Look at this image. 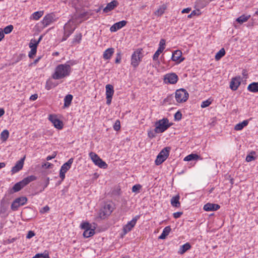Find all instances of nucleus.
Returning a JSON list of instances; mask_svg holds the SVG:
<instances>
[{
	"mask_svg": "<svg viewBox=\"0 0 258 258\" xmlns=\"http://www.w3.org/2000/svg\"><path fill=\"white\" fill-rule=\"evenodd\" d=\"M13 29V25H10L9 26H7V27H6L4 28V30H3V31L4 33H5V34H7L10 33L12 31Z\"/></svg>",
	"mask_w": 258,
	"mask_h": 258,
	"instance_id": "obj_45",
	"label": "nucleus"
},
{
	"mask_svg": "<svg viewBox=\"0 0 258 258\" xmlns=\"http://www.w3.org/2000/svg\"><path fill=\"white\" fill-rule=\"evenodd\" d=\"M196 11H193L189 15L187 16L188 18H191L193 16H195L196 15Z\"/></svg>",
	"mask_w": 258,
	"mask_h": 258,
	"instance_id": "obj_64",
	"label": "nucleus"
},
{
	"mask_svg": "<svg viewBox=\"0 0 258 258\" xmlns=\"http://www.w3.org/2000/svg\"><path fill=\"white\" fill-rule=\"evenodd\" d=\"M49 183V178L48 177H47L46 178L45 183V184L44 185V187L43 188V190L48 186Z\"/></svg>",
	"mask_w": 258,
	"mask_h": 258,
	"instance_id": "obj_61",
	"label": "nucleus"
},
{
	"mask_svg": "<svg viewBox=\"0 0 258 258\" xmlns=\"http://www.w3.org/2000/svg\"><path fill=\"white\" fill-rule=\"evenodd\" d=\"M248 123V121L247 120H244L242 122L238 123L236 124L234 126V130L236 131H240L242 128L246 126Z\"/></svg>",
	"mask_w": 258,
	"mask_h": 258,
	"instance_id": "obj_26",
	"label": "nucleus"
},
{
	"mask_svg": "<svg viewBox=\"0 0 258 258\" xmlns=\"http://www.w3.org/2000/svg\"><path fill=\"white\" fill-rule=\"evenodd\" d=\"M43 15V11L35 12L32 14L30 18L35 20H38Z\"/></svg>",
	"mask_w": 258,
	"mask_h": 258,
	"instance_id": "obj_29",
	"label": "nucleus"
},
{
	"mask_svg": "<svg viewBox=\"0 0 258 258\" xmlns=\"http://www.w3.org/2000/svg\"><path fill=\"white\" fill-rule=\"evenodd\" d=\"M52 166V164L49 162H46V163H44L43 165H42V167H43L46 169L50 168Z\"/></svg>",
	"mask_w": 258,
	"mask_h": 258,
	"instance_id": "obj_55",
	"label": "nucleus"
},
{
	"mask_svg": "<svg viewBox=\"0 0 258 258\" xmlns=\"http://www.w3.org/2000/svg\"><path fill=\"white\" fill-rule=\"evenodd\" d=\"M175 97L178 103L185 102L188 98V93L184 89L177 90L175 92Z\"/></svg>",
	"mask_w": 258,
	"mask_h": 258,
	"instance_id": "obj_7",
	"label": "nucleus"
},
{
	"mask_svg": "<svg viewBox=\"0 0 258 258\" xmlns=\"http://www.w3.org/2000/svg\"><path fill=\"white\" fill-rule=\"evenodd\" d=\"M201 158L200 156L196 154H190L184 158V161H189L192 160H197L201 159Z\"/></svg>",
	"mask_w": 258,
	"mask_h": 258,
	"instance_id": "obj_24",
	"label": "nucleus"
},
{
	"mask_svg": "<svg viewBox=\"0 0 258 258\" xmlns=\"http://www.w3.org/2000/svg\"><path fill=\"white\" fill-rule=\"evenodd\" d=\"M179 196L177 195L172 198L171 199V204L174 207H179L180 206V203L179 201Z\"/></svg>",
	"mask_w": 258,
	"mask_h": 258,
	"instance_id": "obj_23",
	"label": "nucleus"
},
{
	"mask_svg": "<svg viewBox=\"0 0 258 258\" xmlns=\"http://www.w3.org/2000/svg\"><path fill=\"white\" fill-rule=\"evenodd\" d=\"M37 177L34 175H30L24 178L21 181L16 183L11 189V193L16 192L20 191L24 186L28 184L30 182L35 180Z\"/></svg>",
	"mask_w": 258,
	"mask_h": 258,
	"instance_id": "obj_3",
	"label": "nucleus"
},
{
	"mask_svg": "<svg viewBox=\"0 0 258 258\" xmlns=\"http://www.w3.org/2000/svg\"><path fill=\"white\" fill-rule=\"evenodd\" d=\"M142 49H137L134 52L131 57V64L136 68L141 61L143 56L142 54Z\"/></svg>",
	"mask_w": 258,
	"mask_h": 258,
	"instance_id": "obj_6",
	"label": "nucleus"
},
{
	"mask_svg": "<svg viewBox=\"0 0 258 258\" xmlns=\"http://www.w3.org/2000/svg\"><path fill=\"white\" fill-rule=\"evenodd\" d=\"M120 128V122L119 120H116L113 125V129L116 131H118Z\"/></svg>",
	"mask_w": 258,
	"mask_h": 258,
	"instance_id": "obj_48",
	"label": "nucleus"
},
{
	"mask_svg": "<svg viewBox=\"0 0 258 258\" xmlns=\"http://www.w3.org/2000/svg\"><path fill=\"white\" fill-rule=\"evenodd\" d=\"M40 257L43 258H50L48 252L46 250L43 253H37L33 257V258H38Z\"/></svg>",
	"mask_w": 258,
	"mask_h": 258,
	"instance_id": "obj_38",
	"label": "nucleus"
},
{
	"mask_svg": "<svg viewBox=\"0 0 258 258\" xmlns=\"http://www.w3.org/2000/svg\"><path fill=\"white\" fill-rule=\"evenodd\" d=\"M165 10V8L164 7H161L155 12V14L158 16H161L164 13Z\"/></svg>",
	"mask_w": 258,
	"mask_h": 258,
	"instance_id": "obj_47",
	"label": "nucleus"
},
{
	"mask_svg": "<svg viewBox=\"0 0 258 258\" xmlns=\"http://www.w3.org/2000/svg\"><path fill=\"white\" fill-rule=\"evenodd\" d=\"M255 153L254 152H251L249 154L247 155L246 157V161L248 162H251L253 160H254L255 157H254L253 155H254Z\"/></svg>",
	"mask_w": 258,
	"mask_h": 258,
	"instance_id": "obj_40",
	"label": "nucleus"
},
{
	"mask_svg": "<svg viewBox=\"0 0 258 258\" xmlns=\"http://www.w3.org/2000/svg\"><path fill=\"white\" fill-rule=\"evenodd\" d=\"M139 218V216H136L135 218H134L132 219V220L128 222L126 225H125L123 226V231L124 235L126 234L127 233L129 232L135 226Z\"/></svg>",
	"mask_w": 258,
	"mask_h": 258,
	"instance_id": "obj_11",
	"label": "nucleus"
},
{
	"mask_svg": "<svg viewBox=\"0 0 258 258\" xmlns=\"http://www.w3.org/2000/svg\"><path fill=\"white\" fill-rule=\"evenodd\" d=\"M112 210L113 208L112 206L108 204L104 206L103 212L104 213V215H109L112 212Z\"/></svg>",
	"mask_w": 258,
	"mask_h": 258,
	"instance_id": "obj_33",
	"label": "nucleus"
},
{
	"mask_svg": "<svg viewBox=\"0 0 258 258\" xmlns=\"http://www.w3.org/2000/svg\"><path fill=\"white\" fill-rule=\"evenodd\" d=\"M89 156L94 163H95V160H98L100 158L98 155L92 152L89 153Z\"/></svg>",
	"mask_w": 258,
	"mask_h": 258,
	"instance_id": "obj_43",
	"label": "nucleus"
},
{
	"mask_svg": "<svg viewBox=\"0 0 258 258\" xmlns=\"http://www.w3.org/2000/svg\"><path fill=\"white\" fill-rule=\"evenodd\" d=\"M225 54V50L224 48H221L216 54L215 59L218 60L220 59Z\"/></svg>",
	"mask_w": 258,
	"mask_h": 258,
	"instance_id": "obj_35",
	"label": "nucleus"
},
{
	"mask_svg": "<svg viewBox=\"0 0 258 258\" xmlns=\"http://www.w3.org/2000/svg\"><path fill=\"white\" fill-rule=\"evenodd\" d=\"M35 235V233L32 231H29L26 236V238L30 239Z\"/></svg>",
	"mask_w": 258,
	"mask_h": 258,
	"instance_id": "obj_53",
	"label": "nucleus"
},
{
	"mask_svg": "<svg viewBox=\"0 0 258 258\" xmlns=\"http://www.w3.org/2000/svg\"><path fill=\"white\" fill-rule=\"evenodd\" d=\"M220 206L218 204L208 203L204 206V210L206 211H215L220 209Z\"/></svg>",
	"mask_w": 258,
	"mask_h": 258,
	"instance_id": "obj_15",
	"label": "nucleus"
},
{
	"mask_svg": "<svg viewBox=\"0 0 258 258\" xmlns=\"http://www.w3.org/2000/svg\"><path fill=\"white\" fill-rule=\"evenodd\" d=\"M70 35L66 34L63 32V36L62 37L61 41H66L70 37Z\"/></svg>",
	"mask_w": 258,
	"mask_h": 258,
	"instance_id": "obj_57",
	"label": "nucleus"
},
{
	"mask_svg": "<svg viewBox=\"0 0 258 258\" xmlns=\"http://www.w3.org/2000/svg\"><path fill=\"white\" fill-rule=\"evenodd\" d=\"M247 90L251 92L256 93L258 92V82H253L250 84L247 87Z\"/></svg>",
	"mask_w": 258,
	"mask_h": 258,
	"instance_id": "obj_21",
	"label": "nucleus"
},
{
	"mask_svg": "<svg viewBox=\"0 0 258 258\" xmlns=\"http://www.w3.org/2000/svg\"><path fill=\"white\" fill-rule=\"evenodd\" d=\"M114 49L112 47L107 49L103 53V58L105 59H110L114 52Z\"/></svg>",
	"mask_w": 258,
	"mask_h": 258,
	"instance_id": "obj_20",
	"label": "nucleus"
},
{
	"mask_svg": "<svg viewBox=\"0 0 258 258\" xmlns=\"http://www.w3.org/2000/svg\"><path fill=\"white\" fill-rule=\"evenodd\" d=\"M120 60H121V57H120V53H117V56L115 59V62L116 63H119L120 62Z\"/></svg>",
	"mask_w": 258,
	"mask_h": 258,
	"instance_id": "obj_58",
	"label": "nucleus"
},
{
	"mask_svg": "<svg viewBox=\"0 0 258 258\" xmlns=\"http://www.w3.org/2000/svg\"><path fill=\"white\" fill-rule=\"evenodd\" d=\"M37 97H38L37 94H35L32 95L30 96V99L31 100H35L37 99Z\"/></svg>",
	"mask_w": 258,
	"mask_h": 258,
	"instance_id": "obj_62",
	"label": "nucleus"
},
{
	"mask_svg": "<svg viewBox=\"0 0 258 258\" xmlns=\"http://www.w3.org/2000/svg\"><path fill=\"white\" fill-rule=\"evenodd\" d=\"M65 172L60 171L59 172V177L61 179V180H63L65 178Z\"/></svg>",
	"mask_w": 258,
	"mask_h": 258,
	"instance_id": "obj_59",
	"label": "nucleus"
},
{
	"mask_svg": "<svg viewBox=\"0 0 258 258\" xmlns=\"http://www.w3.org/2000/svg\"><path fill=\"white\" fill-rule=\"evenodd\" d=\"M106 104L109 105L111 103L112 96L114 94L113 86L110 84H107L105 86Z\"/></svg>",
	"mask_w": 258,
	"mask_h": 258,
	"instance_id": "obj_10",
	"label": "nucleus"
},
{
	"mask_svg": "<svg viewBox=\"0 0 258 258\" xmlns=\"http://www.w3.org/2000/svg\"><path fill=\"white\" fill-rule=\"evenodd\" d=\"M250 17V15L245 16L243 15L238 17L236 19V21L240 24H242L243 23L246 22Z\"/></svg>",
	"mask_w": 258,
	"mask_h": 258,
	"instance_id": "obj_32",
	"label": "nucleus"
},
{
	"mask_svg": "<svg viewBox=\"0 0 258 258\" xmlns=\"http://www.w3.org/2000/svg\"><path fill=\"white\" fill-rule=\"evenodd\" d=\"M9 137V132L7 130H4L1 134V139L3 142L6 141Z\"/></svg>",
	"mask_w": 258,
	"mask_h": 258,
	"instance_id": "obj_31",
	"label": "nucleus"
},
{
	"mask_svg": "<svg viewBox=\"0 0 258 258\" xmlns=\"http://www.w3.org/2000/svg\"><path fill=\"white\" fill-rule=\"evenodd\" d=\"M73 160V158H70L66 163L61 166L60 171L66 173L70 169Z\"/></svg>",
	"mask_w": 258,
	"mask_h": 258,
	"instance_id": "obj_19",
	"label": "nucleus"
},
{
	"mask_svg": "<svg viewBox=\"0 0 258 258\" xmlns=\"http://www.w3.org/2000/svg\"><path fill=\"white\" fill-rule=\"evenodd\" d=\"M81 227L82 229H84L85 230L91 229V225L88 222H84L81 224Z\"/></svg>",
	"mask_w": 258,
	"mask_h": 258,
	"instance_id": "obj_42",
	"label": "nucleus"
},
{
	"mask_svg": "<svg viewBox=\"0 0 258 258\" xmlns=\"http://www.w3.org/2000/svg\"><path fill=\"white\" fill-rule=\"evenodd\" d=\"M25 159V156L17 162L16 165L12 168L11 170V171L13 173H15L22 169Z\"/></svg>",
	"mask_w": 258,
	"mask_h": 258,
	"instance_id": "obj_14",
	"label": "nucleus"
},
{
	"mask_svg": "<svg viewBox=\"0 0 258 258\" xmlns=\"http://www.w3.org/2000/svg\"><path fill=\"white\" fill-rule=\"evenodd\" d=\"M94 164L100 168L103 169H106L108 166L107 164L101 158H99L98 160H95Z\"/></svg>",
	"mask_w": 258,
	"mask_h": 258,
	"instance_id": "obj_27",
	"label": "nucleus"
},
{
	"mask_svg": "<svg viewBox=\"0 0 258 258\" xmlns=\"http://www.w3.org/2000/svg\"><path fill=\"white\" fill-rule=\"evenodd\" d=\"M170 150L171 147H166L160 151L155 161L156 165H159L166 160L169 156Z\"/></svg>",
	"mask_w": 258,
	"mask_h": 258,
	"instance_id": "obj_4",
	"label": "nucleus"
},
{
	"mask_svg": "<svg viewBox=\"0 0 258 258\" xmlns=\"http://www.w3.org/2000/svg\"><path fill=\"white\" fill-rule=\"evenodd\" d=\"M58 17H57L54 13H49L47 14L43 18V20L41 21V23L42 24L44 27H46L48 25L56 21Z\"/></svg>",
	"mask_w": 258,
	"mask_h": 258,
	"instance_id": "obj_8",
	"label": "nucleus"
},
{
	"mask_svg": "<svg viewBox=\"0 0 258 258\" xmlns=\"http://www.w3.org/2000/svg\"><path fill=\"white\" fill-rule=\"evenodd\" d=\"M159 45V47H164V46L165 45V40L163 39H162L160 41Z\"/></svg>",
	"mask_w": 258,
	"mask_h": 258,
	"instance_id": "obj_63",
	"label": "nucleus"
},
{
	"mask_svg": "<svg viewBox=\"0 0 258 258\" xmlns=\"http://www.w3.org/2000/svg\"><path fill=\"white\" fill-rule=\"evenodd\" d=\"M31 48V49L30 51L29 52L28 56L30 58H32L36 54L37 52V48H35V47L34 48Z\"/></svg>",
	"mask_w": 258,
	"mask_h": 258,
	"instance_id": "obj_49",
	"label": "nucleus"
},
{
	"mask_svg": "<svg viewBox=\"0 0 258 258\" xmlns=\"http://www.w3.org/2000/svg\"><path fill=\"white\" fill-rule=\"evenodd\" d=\"M191 11V8H187L185 9H184L182 10L181 13H188Z\"/></svg>",
	"mask_w": 258,
	"mask_h": 258,
	"instance_id": "obj_60",
	"label": "nucleus"
},
{
	"mask_svg": "<svg viewBox=\"0 0 258 258\" xmlns=\"http://www.w3.org/2000/svg\"><path fill=\"white\" fill-rule=\"evenodd\" d=\"M48 118L56 128L61 129L63 127L62 122L58 119L56 115L50 114Z\"/></svg>",
	"mask_w": 258,
	"mask_h": 258,
	"instance_id": "obj_12",
	"label": "nucleus"
},
{
	"mask_svg": "<svg viewBox=\"0 0 258 258\" xmlns=\"http://www.w3.org/2000/svg\"><path fill=\"white\" fill-rule=\"evenodd\" d=\"M182 117V114L180 111H177L174 114V118L175 120H179Z\"/></svg>",
	"mask_w": 258,
	"mask_h": 258,
	"instance_id": "obj_52",
	"label": "nucleus"
},
{
	"mask_svg": "<svg viewBox=\"0 0 258 258\" xmlns=\"http://www.w3.org/2000/svg\"><path fill=\"white\" fill-rule=\"evenodd\" d=\"M72 68L71 66L67 63L58 64L55 69L52 78L55 80H59L70 76Z\"/></svg>",
	"mask_w": 258,
	"mask_h": 258,
	"instance_id": "obj_1",
	"label": "nucleus"
},
{
	"mask_svg": "<svg viewBox=\"0 0 258 258\" xmlns=\"http://www.w3.org/2000/svg\"><path fill=\"white\" fill-rule=\"evenodd\" d=\"M20 206V204L15 199L11 205V209L14 211H17Z\"/></svg>",
	"mask_w": 258,
	"mask_h": 258,
	"instance_id": "obj_41",
	"label": "nucleus"
},
{
	"mask_svg": "<svg viewBox=\"0 0 258 258\" xmlns=\"http://www.w3.org/2000/svg\"><path fill=\"white\" fill-rule=\"evenodd\" d=\"M182 52L180 50H175L173 53L171 59L174 61H177V63H180L184 59V57H182Z\"/></svg>",
	"mask_w": 258,
	"mask_h": 258,
	"instance_id": "obj_13",
	"label": "nucleus"
},
{
	"mask_svg": "<svg viewBox=\"0 0 258 258\" xmlns=\"http://www.w3.org/2000/svg\"><path fill=\"white\" fill-rule=\"evenodd\" d=\"M87 15V13H83L81 14L79 16H74L70 19L68 22L63 26L64 32L71 35L74 32L77 28V19L79 18L83 19Z\"/></svg>",
	"mask_w": 258,
	"mask_h": 258,
	"instance_id": "obj_2",
	"label": "nucleus"
},
{
	"mask_svg": "<svg viewBox=\"0 0 258 258\" xmlns=\"http://www.w3.org/2000/svg\"><path fill=\"white\" fill-rule=\"evenodd\" d=\"M240 84V78L235 77L233 78L230 82V88L231 90L235 91Z\"/></svg>",
	"mask_w": 258,
	"mask_h": 258,
	"instance_id": "obj_17",
	"label": "nucleus"
},
{
	"mask_svg": "<svg viewBox=\"0 0 258 258\" xmlns=\"http://www.w3.org/2000/svg\"><path fill=\"white\" fill-rule=\"evenodd\" d=\"M127 23L125 20L121 21L113 24L110 28L111 32H115L124 27Z\"/></svg>",
	"mask_w": 258,
	"mask_h": 258,
	"instance_id": "obj_16",
	"label": "nucleus"
},
{
	"mask_svg": "<svg viewBox=\"0 0 258 258\" xmlns=\"http://www.w3.org/2000/svg\"><path fill=\"white\" fill-rule=\"evenodd\" d=\"M7 210V206L5 205L4 201L2 200L0 205V213H5Z\"/></svg>",
	"mask_w": 258,
	"mask_h": 258,
	"instance_id": "obj_44",
	"label": "nucleus"
},
{
	"mask_svg": "<svg viewBox=\"0 0 258 258\" xmlns=\"http://www.w3.org/2000/svg\"><path fill=\"white\" fill-rule=\"evenodd\" d=\"M15 240H16L15 238H13L11 239H8L6 240L5 243L7 244L11 243L14 242Z\"/></svg>",
	"mask_w": 258,
	"mask_h": 258,
	"instance_id": "obj_56",
	"label": "nucleus"
},
{
	"mask_svg": "<svg viewBox=\"0 0 258 258\" xmlns=\"http://www.w3.org/2000/svg\"><path fill=\"white\" fill-rule=\"evenodd\" d=\"M82 35L81 33H78L75 35L74 36V38L73 40L72 43H77L79 44L81 42V41L82 40Z\"/></svg>",
	"mask_w": 258,
	"mask_h": 258,
	"instance_id": "obj_36",
	"label": "nucleus"
},
{
	"mask_svg": "<svg viewBox=\"0 0 258 258\" xmlns=\"http://www.w3.org/2000/svg\"><path fill=\"white\" fill-rule=\"evenodd\" d=\"M182 214L183 213L181 212L174 213H173V217L175 219L178 218L180 217L182 215Z\"/></svg>",
	"mask_w": 258,
	"mask_h": 258,
	"instance_id": "obj_54",
	"label": "nucleus"
},
{
	"mask_svg": "<svg viewBox=\"0 0 258 258\" xmlns=\"http://www.w3.org/2000/svg\"><path fill=\"white\" fill-rule=\"evenodd\" d=\"M73 95L71 94H68L67 95L64 99V106L65 107H68L70 105L71 102L73 99Z\"/></svg>",
	"mask_w": 258,
	"mask_h": 258,
	"instance_id": "obj_28",
	"label": "nucleus"
},
{
	"mask_svg": "<svg viewBox=\"0 0 258 258\" xmlns=\"http://www.w3.org/2000/svg\"><path fill=\"white\" fill-rule=\"evenodd\" d=\"M141 185L140 184H136L132 187V191L134 192H138L141 188Z\"/></svg>",
	"mask_w": 258,
	"mask_h": 258,
	"instance_id": "obj_51",
	"label": "nucleus"
},
{
	"mask_svg": "<svg viewBox=\"0 0 258 258\" xmlns=\"http://www.w3.org/2000/svg\"><path fill=\"white\" fill-rule=\"evenodd\" d=\"M118 5V2L117 1L113 0L107 5V6L104 8L103 12L104 13H108L113 10Z\"/></svg>",
	"mask_w": 258,
	"mask_h": 258,
	"instance_id": "obj_18",
	"label": "nucleus"
},
{
	"mask_svg": "<svg viewBox=\"0 0 258 258\" xmlns=\"http://www.w3.org/2000/svg\"><path fill=\"white\" fill-rule=\"evenodd\" d=\"M95 234L94 229H91L89 230H84L83 233V236L86 238H89L93 236Z\"/></svg>",
	"mask_w": 258,
	"mask_h": 258,
	"instance_id": "obj_34",
	"label": "nucleus"
},
{
	"mask_svg": "<svg viewBox=\"0 0 258 258\" xmlns=\"http://www.w3.org/2000/svg\"><path fill=\"white\" fill-rule=\"evenodd\" d=\"M38 42H36V40L34 39H32L29 43V46L30 48H37L38 46Z\"/></svg>",
	"mask_w": 258,
	"mask_h": 258,
	"instance_id": "obj_46",
	"label": "nucleus"
},
{
	"mask_svg": "<svg viewBox=\"0 0 258 258\" xmlns=\"http://www.w3.org/2000/svg\"><path fill=\"white\" fill-rule=\"evenodd\" d=\"M164 49L165 47H159L158 49L153 56V59L154 60H157L160 54L163 52Z\"/></svg>",
	"mask_w": 258,
	"mask_h": 258,
	"instance_id": "obj_30",
	"label": "nucleus"
},
{
	"mask_svg": "<svg viewBox=\"0 0 258 258\" xmlns=\"http://www.w3.org/2000/svg\"><path fill=\"white\" fill-rule=\"evenodd\" d=\"M211 104V101H210L209 100H207L206 101L202 102L201 106L202 108H205L209 106Z\"/></svg>",
	"mask_w": 258,
	"mask_h": 258,
	"instance_id": "obj_50",
	"label": "nucleus"
},
{
	"mask_svg": "<svg viewBox=\"0 0 258 258\" xmlns=\"http://www.w3.org/2000/svg\"><path fill=\"white\" fill-rule=\"evenodd\" d=\"M157 133H159L158 131L155 127L154 130H151L148 132V136L149 138L152 139L155 138Z\"/></svg>",
	"mask_w": 258,
	"mask_h": 258,
	"instance_id": "obj_37",
	"label": "nucleus"
},
{
	"mask_svg": "<svg viewBox=\"0 0 258 258\" xmlns=\"http://www.w3.org/2000/svg\"><path fill=\"white\" fill-rule=\"evenodd\" d=\"M171 125L169 123V120L167 118H164L160 119L155 123V127L158 130V133H162L167 130Z\"/></svg>",
	"mask_w": 258,
	"mask_h": 258,
	"instance_id": "obj_5",
	"label": "nucleus"
},
{
	"mask_svg": "<svg viewBox=\"0 0 258 258\" xmlns=\"http://www.w3.org/2000/svg\"><path fill=\"white\" fill-rule=\"evenodd\" d=\"M171 228L170 226H166L163 230L162 234L159 237V239H164L169 234L171 231Z\"/></svg>",
	"mask_w": 258,
	"mask_h": 258,
	"instance_id": "obj_25",
	"label": "nucleus"
},
{
	"mask_svg": "<svg viewBox=\"0 0 258 258\" xmlns=\"http://www.w3.org/2000/svg\"><path fill=\"white\" fill-rule=\"evenodd\" d=\"M16 201L19 203L20 206L24 205L27 201V199L25 197H22L16 199Z\"/></svg>",
	"mask_w": 258,
	"mask_h": 258,
	"instance_id": "obj_39",
	"label": "nucleus"
},
{
	"mask_svg": "<svg viewBox=\"0 0 258 258\" xmlns=\"http://www.w3.org/2000/svg\"><path fill=\"white\" fill-rule=\"evenodd\" d=\"M178 80L177 75L174 73L167 74L164 77V81L166 84H174Z\"/></svg>",
	"mask_w": 258,
	"mask_h": 258,
	"instance_id": "obj_9",
	"label": "nucleus"
},
{
	"mask_svg": "<svg viewBox=\"0 0 258 258\" xmlns=\"http://www.w3.org/2000/svg\"><path fill=\"white\" fill-rule=\"evenodd\" d=\"M191 248V245L188 242L180 246V248L178 251V253L180 254H183L187 250Z\"/></svg>",
	"mask_w": 258,
	"mask_h": 258,
	"instance_id": "obj_22",
	"label": "nucleus"
}]
</instances>
